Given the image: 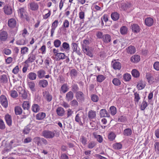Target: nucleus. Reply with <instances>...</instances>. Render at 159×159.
Returning <instances> with one entry per match:
<instances>
[{
  "instance_id": "f257e3e1",
  "label": "nucleus",
  "mask_w": 159,
  "mask_h": 159,
  "mask_svg": "<svg viewBox=\"0 0 159 159\" xmlns=\"http://www.w3.org/2000/svg\"><path fill=\"white\" fill-rule=\"evenodd\" d=\"M42 136L46 139H52L55 136H58L59 134L57 131L55 130L50 131L45 130L43 131L42 133Z\"/></svg>"
},
{
  "instance_id": "f03ea898",
  "label": "nucleus",
  "mask_w": 159,
  "mask_h": 159,
  "mask_svg": "<svg viewBox=\"0 0 159 159\" xmlns=\"http://www.w3.org/2000/svg\"><path fill=\"white\" fill-rule=\"evenodd\" d=\"M75 98L80 102L82 103L84 101L85 95L82 92H77L75 93Z\"/></svg>"
},
{
  "instance_id": "7ed1b4c3",
  "label": "nucleus",
  "mask_w": 159,
  "mask_h": 159,
  "mask_svg": "<svg viewBox=\"0 0 159 159\" xmlns=\"http://www.w3.org/2000/svg\"><path fill=\"white\" fill-rule=\"evenodd\" d=\"M18 14L21 18H24L26 17L27 20H28L27 17V12L26 8L21 7L19 8L18 10Z\"/></svg>"
},
{
  "instance_id": "20e7f679",
  "label": "nucleus",
  "mask_w": 159,
  "mask_h": 159,
  "mask_svg": "<svg viewBox=\"0 0 159 159\" xmlns=\"http://www.w3.org/2000/svg\"><path fill=\"white\" fill-rule=\"evenodd\" d=\"M0 103L5 108H7L8 106V101L6 97L2 95L0 97Z\"/></svg>"
},
{
  "instance_id": "39448f33",
  "label": "nucleus",
  "mask_w": 159,
  "mask_h": 159,
  "mask_svg": "<svg viewBox=\"0 0 159 159\" xmlns=\"http://www.w3.org/2000/svg\"><path fill=\"white\" fill-rule=\"evenodd\" d=\"M58 20H56L52 24L51 31V37H52L53 36L55 30L58 26Z\"/></svg>"
},
{
  "instance_id": "423d86ee",
  "label": "nucleus",
  "mask_w": 159,
  "mask_h": 159,
  "mask_svg": "<svg viewBox=\"0 0 159 159\" xmlns=\"http://www.w3.org/2000/svg\"><path fill=\"white\" fill-rule=\"evenodd\" d=\"M111 40V35L108 34H104V36L102 39L103 43H110Z\"/></svg>"
},
{
  "instance_id": "0eeeda50",
  "label": "nucleus",
  "mask_w": 159,
  "mask_h": 159,
  "mask_svg": "<svg viewBox=\"0 0 159 159\" xmlns=\"http://www.w3.org/2000/svg\"><path fill=\"white\" fill-rule=\"evenodd\" d=\"M153 19L150 17L147 18L145 20V23L146 25L148 26H151L153 23Z\"/></svg>"
},
{
  "instance_id": "6e6552de",
  "label": "nucleus",
  "mask_w": 159,
  "mask_h": 159,
  "mask_svg": "<svg viewBox=\"0 0 159 159\" xmlns=\"http://www.w3.org/2000/svg\"><path fill=\"white\" fill-rule=\"evenodd\" d=\"M131 28L132 31L135 33H138L140 30L139 26L138 25L136 24L132 25L131 26Z\"/></svg>"
},
{
  "instance_id": "1a4fd4ad",
  "label": "nucleus",
  "mask_w": 159,
  "mask_h": 159,
  "mask_svg": "<svg viewBox=\"0 0 159 159\" xmlns=\"http://www.w3.org/2000/svg\"><path fill=\"white\" fill-rule=\"evenodd\" d=\"M112 67L115 70H120L121 68V64L119 62L114 61H112Z\"/></svg>"
},
{
  "instance_id": "9d476101",
  "label": "nucleus",
  "mask_w": 159,
  "mask_h": 159,
  "mask_svg": "<svg viewBox=\"0 0 159 159\" xmlns=\"http://www.w3.org/2000/svg\"><path fill=\"white\" fill-rule=\"evenodd\" d=\"M5 119L7 124L9 126L12 125V120L11 117L9 114H7L5 116Z\"/></svg>"
},
{
  "instance_id": "9b49d317",
  "label": "nucleus",
  "mask_w": 159,
  "mask_h": 159,
  "mask_svg": "<svg viewBox=\"0 0 159 159\" xmlns=\"http://www.w3.org/2000/svg\"><path fill=\"white\" fill-rule=\"evenodd\" d=\"M8 34L5 31H2L0 33V39L2 41H5L7 39Z\"/></svg>"
},
{
  "instance_id": "f8f14e48",
  "label": "nucleus",
  "mask_w": 159,
  "mask_h": 159,
  "mask_svg": "<svg viewBox=\"0 0 159 159\" xmlns=\"http://www.w3.org/2000/svg\"><path fill=\"white\" fill-rule=\"evenodd\" d=\"M127 52L129 54H133L136 52L135 48L133 46L130 45L126 48Z\"/></svg>"
},
{
  "instance_id": "ddd939ff",
  "label": "nucleus",
  "mask_w": 159,
  "mask_h": 159,
  "mask_svg": "<svg viewBox=\"0 0 159 159\" xmlns=\"http://www.w3.org/2000/svg\"><path fill=\"white\" fill-rule=\"evenodd\" d=\"M74 98V94L72 92L70 91L66 94V100L69 102L73 99Z\"/></svg>"
},
{
  "instance_id": "4468645a",
  "label": "nucleus",
  "mask_w": 159,
  "mask_h": 159,
  "mask_svg": "<svg viewBox=\"0 0 159 159\" xmlns=\"http://www.w3.org/2000/svg\"><path fill=\"white\" fill-rule=\"evenodd\" d=\"M34 50H33L29 54L28 56V61H29L30 62H34L36 58V54H33Z\"/></svg>"
},
{
  "instance_id": "2eb2a0df",
  "label": "nucleus",
  "mask_w": 159,
  "mask_h": 159,
  "mask_svg": "<svg viewBox=\"0 0 159 159\" xmlns=\"http://www.w3.org/2000/svg\"><path fill=\"white\" fill-rule=\"evenodd\" d=\"M29 7L33 11H35L39 8L38 4L35 2H32L30 3Z\"/></svg>"
},
{
  "instance_id": "dca6fc26",
  "label": "nucleus",
  "mask_w": 159,
  "mask_h": 159,
  "mask_svg": "<svg viewBox=\"0 0 159 159\" xmlns=\"http://www.w3.org/2000/svg\"><path fill=\"white\" fill-rule=\"evenodd\" d=\"M38 77L39 79H42L45 76L46 72L43 69L39 70L37 72Z\"/></svg>"
},
{
  "instance_id": "f3484780",
  "label": "nucleus",
  "mask_w": 159,
  "mask_h": 159,
  "mask_svg": "<svg viewBox=\"0 0 159 159\" xmlns=\"http://www.w3.org/2000/svg\"><path fill=\"white\" fill-rule=\"evenodd\" d=\"M46 116V114L44 112H41L38 113L36 115V119L37 120H43Z\"/></svg>"
},
{
  "instance_id": "a211bd4d",
  "label": "nucleus",
  "mask_w": 159,
  "mask_h": 159,
  "mask_svg": "<svg viewBox=\"0 0 159 159\" xmlns=\"http://www.w3.org/2000/svg\"><path fill=\"white\" fill-rule=\"evenodd\" d=\"M39 84L40 87L44 88L48 86V83L46 80H42L39 81Z\"/></svg>"
},
{
  "instance_id": "6ab92c4d",
  "label": "nucleus",
  "mask_w": 159,
  "mask_h": 159,
  "mask_svg": "<svg viewBox=\"0 0 159 159\" xmlns=\"http://www.w3.org/2000/svg\"><path fill=\"white\" fill-rule=\"evenodd\" d=\"M69 89V88L66 84H63L60 89V93H65Z\"/></svg>"
},
{
  "instance_id": "aec40b11",
  "label": "nucleus",
  "mask_w": 159,
  "mask_h": 159,
  "mask_svg": "<svg viewBox=\"0 0 159 159\" xmlns=\"http://www.w3.org/2000/svg\"><path fill=\"white\" fill-rule=\"evenodd\" d=\"M41 139L42 138L36 137L34 138L33 141L38 146L41 147L42 146Z\"/></svg>"
},
{
  "instance_id": "412c9836",
  "label": "nucleus",
  "mask_w": 159,
  "mask_h": 159,
  "mask_svg": "<svg viewBox=\"0 0 159 159\" xmlns=\"http://www.w3.org/2000/svg\"><path fill=\"white\" fill-rule=\"evenodd\" d=\"M62 47H60V50L62 51L63 49L66 51H69L70 47L69 44L66 42H64L62 44Z\"/></svg>"
},
{
  "instance_id": "4be33fe9",
  "label": "nucleus",
  "mask_w": 159,
  "mask_h": 159,
  "mask_svg": "<svg viewBox=\"0 0 159 159\" xmlns=\"http://www.w3.org/2000/svg\"><path fill=\"white\" fill-rule=\"evenodd\" d=\"M56 112L58 115L60 116H62L65 113L64 109L61 107H58L57 109Z\"/></svg>"
},
{
  "instance_id": "5701e85b",
  "label": "nucleus",
  "mask_w": 159,
  "mask_h": 159,
  "mask_svg": "<svg viewBox=\"0 0 159 159\" xmlns=\"http://www.w3.org/2000/svg\"><path fill=\"white\" fill-rule=\"evenodd\" d=\"M4 11L5 14L7 15H10L12 13V9L10 6H6L4 8Z\"/></svg>"
},
{
  "instance_id": "b1692460",
  "label": "nucleus",
  "mask_w": 159,
  "mask_h": 159,
  "mask_svg": "<svg viewBox=\"0 0 159 159\" xmlns=\"http://www.w3.org/2000/svg\"><path fill=\"white\" fill-rule=\"evenodd\" d=\"M16 20L13 18L9 19L8 21V25L11 28H14L16 25Z\"/></svg>"
},
{
  "instance_id": "393cba45",
  "label": "nucleus",
  "mask_w": 159,
  "mask_h": 159,
  "mask_svg": "<svg viewBox=\"0 0 159 159\" xmlns=\"http://www.w3.org/2000/svg\"><path fill=\"white\" fill-rule=\"evenodd\" d=\"M140 60V57L137 55H135L132 56L130 58L131 61L134 63L138 62Z\"/></svg>"
},
{
  "instance_id": "a878e982",
  "label": "nucleus",
  "mask_w": 159,
  "mask_h": 159,
  "mask_svg": "<svg viewBox=\"0 0 159 159\" xmlns=\"http://www.w3.org/2000/svg\"><path fill=\"white\" fill-rule=\"evenodd\" d=\"M96 116V111L91 110L90 111L88 114V116L89 119H93Z\"/></svg>"
},
{
  "instance_id": "bb28decb",
  "label": "nucleus",
  "mask_w": 159,
  "mask_h": 159,
  "mask_svg": "<svg viewBox=\"0 0 159 159\" xmlns=\"http://www.w3.org/2000/svg\"><path fill=\"white\" fill-rule=\"evenodd\" d=\"M89 42L88 40H84L82 42V49L83 50L86 48H89Z\"/></svg>"
},
{
  "instance_id": "cd10ccee",
  "label": "nucleus",
  "mask_w": 159,
  "mask_h": 159,
  "mask_svg": "<svg viewBox=\"0 0 159 159\" xmlns=\"http://www.w3.org/2000/svg\"><path fill=\"white\" fill-rule=\"evenodd\" d=\"M27 77L30 80H33L36 79L37 75L34 72H30L29 73Z\"/></svg>"
},
{
  "instance_id": "c85d7f7f",
  "label": "nucleus",
  "mask_w": 159,
  "mask_h": 159,
  "mask_svg": "<svg viewBox=\"0 0 159 159\" xmlns=\"http://www.w3.org/2000/svg\"><path fill=\"white\" fill-rule=\"evenodd\" d=\"M111 16L113 20L116 21L119 18L120 15L117 12H115L111 13Z\"/></svg>"
},
{
  "instance_id": "c756f323",
  "label": "nucleus",
  "mask_w": 159,
  "mask_h": 159,
  "mask_svg": "<svg viewBox=\"0 0 159 159\" xmlns=\"http://www.w3.org/2000/svg\"><path fill=\"white\" fill-rule=\"evenodd\" d=\"M45 98L46 99L47 101L48 102H50L52 99V95L50 94L48 92H45L43 95Z\"/></svg>"
},
{
  "instance_id": "7c9ffc66",
  "label": "nucleus",
  "mask_w": 159,
  "mask_h": 159,
  "mask_svg": "<svg viewBox=\"0 0 159 159\" xmlns=\"http://www.w3.org/2000/svg\"><path fill=\"white\" fill-rule=\"evenodd\" d=\"M15 111L16 115H20L22 112V110L21 108L19 106L16 107H15Z\"/></svg>"
},
{
  "instance_id": "2f4dec72",
  "label": "nucleus",
  "mask_w": 159,
  "mask_h": 159,
  "mask_svg": "<svg viewBox=\"0 0 159 159\" xmlns=\"http://www.w3.org/2000/svg\"><path fill=\"white\" fill-rule=\"evenodd\" d=\"M28 85L32 91H35V84L34 81L28 82Z\"/></svg>"
},
{
  "instance_id": "473e14b6",
  "label": "nucleus",
  "mask_w": 159,
  "mask_h": 159,
  "mask_svg": "<svg viewBox=\"0 0 159 159\" xmlns=\"http://www.w3.org/2000/svg\"><path fill=\"white\" fill-rule=\"evenodd\" d=\"M77 74V71L75 69L71 70L70 72V75L71 78H75Z\"/></svg>"
},
{
  "instance_id": "72a5a7b5",
  "label": "nucleus",
  "mask_w": 159,
  "mask_h": 159,
  "mask_svg": "<svg viewBox=\"0 0 159 159\" xmlns=\"http://www.w3.org/2000/svg\"><path fill=\"white\" fill-rule=\"evenodd\" d=\"M31 109L34 112L37 113L39 111L40 107L37 104H34L32 107Z\"/></svg>"
},
{
  "instance_id": "f704fd0d",
  "label": "nucleus",
  "mask_w": 159,
  "mask_h": 159,
  "mask_svg": "<svg viewBox=\"0 0 159 159\" xmlns=\"http://www.w3.org/2000/svg\"><path fill=\"white\" fill-rule=\"evenodd\" d=\"M30 107V104L28 101H24L22 104V107L24 110L28 111Z\"/></svg>"
},
{
  "instance_id": "c9c22d12",
  "label": "nucleus",
  "mask_w": 159,
  "mask_h": 159,
  "mask_svg": "<svg viewBox=\"0 0 159 159\" xmlns=\"http://www.w3.org/2000/svg\"><path fill=\"white\" fill-rule=\"evenodd\" d=\"M132 130L129 128L125 129L123 132L124 135L125 136H129L132 134Z\"/></svg>"
},
{
  "instance_id": "e433bc0d",
  "label": "nucleus",
  "mask_w": 159,
  "mask_h": 159,
  "mask_svg": "<svg viewBox=\"0 0 159 159\" xmlns=\"http://www.w3.org/2000/svg\"><path fill=\"white\" fill-rule=\"evenodd\" d=\"M122 145L120 143H117L114 144L113 147L114 149L119 150L122 148Z\"/></svg>"
},
{
  "instance_id": "4c0bfd02",
  "label": "nucleus",
  "mask_w": 159,
  "mask_h": 159,
  "mask_svg": "<svg viewBox=\"0 0 159 159\" xmlns=\"http://www.w3.org/2000/svg\"><path fill=\"white\" fill-rule=\"evenodd\" d=\"M110 111L111 115H115L117 112V109L114 106H111L110 107Z\"/></svg>"
},
{
  "instance_id": "58836bf2",
  "label": "nucleus",
  "mask_w": 159,
  "mask_h": 159,
  "mask_svg": "<svg viewBox=\"0 0 159 159\" xmlns=\"http://www.w3.org/2000/svg\"><path fill=\"white\" fill-rule=\"evenodd\" d=\"M128 29L125 26H122L120 29V32L122 35L126 34L127 33Z\"/></svg>"
},
{
  "instance_id": "ea45409f",
  "label": "nucleus",
  "mask_w": 159,
  "mask_h": 159,
  "mask_svg": "<svg viewBox=\"0 0 159 159\" xmlns=\"http://www.w3.org/2000/svg\"><path fill=\"white\" fill-rule=\"evenodd\" d=\"M105 79L106 77L104 76L100 75L97 76V80L98 82L101 83Z\"/></svg>"
},
{
  "instance_id": "a19ab883",
  "label": "nucleus",
  "mask_w": 159,
  "mask_h": 159,
  "mask_svg": "<svg viewBox=\"0 0 159 159\" xmlns=\"http://www.w3.org/2000/svg\"><path fill=\"white\" fill-rule=\"evenodd\" d=\"M54 46L57 48H58L60 47L61 44V41L58 39L55 40L53 42Z\"/></svg>"
},
{
  "instance_id": "79ce46f5",
  "label": "nucleus",
  "mask_w": 159,
  "mask_h": 159,
  "mask_svg": "<svg viewBox=\"0 0 159 159\" xmlns=\"http://www.w3.org/2000/svg\"><path fill=\"white\" fill-rule=\"evenodd\" d=\"M107 112L105 109L101 110L100 111V115L101 117H105L107 116Z\"/></svg>"
},
{
  "instance_id": "37998d69",
  "label": "nucleus",
  "mask_w": 159,
  "mask_h": 159,
  "mask_svg": "<svg viewBox=\"0 0 159 159\" xmlns=\"http://www.w3.org/2000/svg\"><path fill=\"white\" fill-rule=\"evenodd\" d=\"M19 94L23 99H26L27 98V93L24 90H21V91L19 92Z\"/></svg>"
},
{
  "instance_id": "c03bdc74",
  "label": "nucleus",
  "mask_w": 159,
  "mask_h": 159,
  "mask_svg": "<svg viewBox=\"0 0 159 159\" xmlns=\"http://www.w3.org/2000/svg\"><path fill=\"white\" fill-rule=\"evenodd\" d=\"M134 101L135 103H138L139 102V100L140 99L139 96V93L137 92L135 93L134 94Z\"/></svg>"
},
{
  "instance_id": "a18cd8bd",
  "label": "nucleus",
  "mask_w": 159,
  "mask_h": 159,
  "mask_svg": "<svg viewBox=\"0 0 159 159\" xmlns=\"http://www.w3.org/2000/svg\"><path fill=\"white\" fill-rule=\"evenodd\" d=\"M70 105L74 108H76L78 107L79 103L77 100L74 99L70 102Z\"/></svg>"
},
{
  "instance_id": "49530a36",
  "label": "nucleus",
  "mask_w": 159,
  "mask_h": 159,
  "mask_svg": "<svg viewBox=\"0 0 159 159\" xmlns=\"http://www.w3.org/2000/svg\"><path fill=\"white\" fill-rule=\"evenodd\" d=\"M79 87L77 84H74L72 85L71 90L73 92L76 93L77 92L79 91Z\"/></svg>"
},
{
  "instance_id": "de8ad7c7",
  "label": "nucleus",
  "mask_w": 159,
  "mask_h": 159,
  "mask_svg": "<svg viewBox=\"0 0 159 159\" xmlns=\"http://www.w3.org/2000/svg\"><path fill=\"white\" fill-rule=\"evenodd\" d=\"M145 84L144 83L141 81L138 84L137 88L139 90H141L145 87Z\"/></svg>"
},
{
  "instance_id": "09e8293b",
  "label": "nucleus",
  "mask_w": 159,
  "mask_h": 159,
  "mask_svg": "<svg viewBox=\"0 0 159 159\" xmlns=\"http://www.w3.org/2000/svg\"><path fill=\"white\" fill-rule=\"evenodd\" d=\"M126 120V118L123 116H119L118 117V121L119 122L125 123Z\"/></svg>"
},
{
  "instance_id": "8fccbe9b",
  "label": "nucleus",
  "mask_w": 159,
  "mask_h": 159,
  "mask_svg": "<svg viewBox=\"0 0 159 159\" xmlns=\"http://www.w3.org/2000/svg\"><path fill=\"white\" fill-rule=\"evenodd\" d=\"M132 74L133 76L137 78L139 76V72L136 69H134L132 71Z\"/></svg>"
},
{
  "instance_id": "3c124183",
  "label": "nucleus",
  "mask_w": 159,
  "mask_h": 159,
  "mask_svg": "<svg viewBox=\"0 0 159 159\" xmlns=\"http://www.w3.org/2000/svg\"><path fill=\"white\" fill-rule=\"evenodd\" d=\"M146 78L149 83L152 84L153 82L152 80V77L151 76L150 74L147 73L146 75Z\"/></svg>"
},
{
  "instance_id": "603ef678",
  "label": "nucleus",
  "mask_w": 159,
  "mask_h": 159,
  "mask_svg": "<svg viewBox=\"0 0 159 159\" xmlns=\"http://www.w3.org/2000/svg\"><path fill=\"white\" fill-rule=\"evenodd\" d=\"M55 56L58 57L59 59L63 60L64 59V57H65L66 55L64 53L60 52L58 53V54H55Z\"/></svg>"
},
{
  "instance_id": "864d4df0",
  "label": "nucleus",
  "mask_w": 159,
  "mask_h": 159,
  "mask_svg": "<svg viewBox=\"0 0 159 159\" xmlns=\"http://www.w3.org/2000/svg\"><path fill=\"white\" fill-rule=\"evenodd\" d=\"M123 78L125 81H128L131 79V75L129 74L126 73L124 75Z\"/></svg>"
},
{
  "instance_id": "5fc2aeb1",
  "label": "nucleus",
  "mask_w": 159,
  "mask_h": 159,
  "mask_svg": "<svg viewBox=\"0 0 159 159\" xmlns=\"http://www.w3.org/2000/svg\"><path fill=\"white\" fill-rule=\"evenodd\" d=\"M113 84L116 86H119L120 84V80L117 78H114L112 80Z\"/></svg>"
},
{
  "instance_id": "6e6d98bb",
  "label": "nucleus",
  "mask_w": 159,
  "mask_h": 159,
  "mask_svg": "<svg viewBox=\"0 0 159 159\" xmlns=\"http://www.w3.org/2000/svg\"><path fill=\"white\" fill-rule=\"evenodd\" d=\"M84 53L86 54L87 55L89 56L92 57H93V54L92 52L89 51V48H86L85 49L83 50Z\"/></svg>"
},
{
  "instance_id": "4d7b16f0",
  "label": "nucleus",
  "mask_w": 159,
  "mask_h": 159,
  "mask_svg": "<svg viewBox=\"0 0 159 159\" xmlns=\"http://www.w3.org/2000/svg\"><path fill=\"white\" fill-rule=\"evenodd\" d=\"M116 136L115 134L114 133L111 132L108 135V138L110 141H113L115 139Z\"/></svg>"
},
{
  "instance_id": "13d9d810",
  "label": "nucleus",
  "mask_w": 159,
  "mask_h": 159,
  "mask_svg": "<svg viewBox=\"0 0 159 159\" xmlns=\"http://www.w3.org/2000/svg\"><path fill=\"white\" fill-rule=\"evenodd\" d=\"M11 96L13 98H16L18 96L17 92L15 90H12L10 92Z\"/></svg>"
},
{
  "instance_id": "bf43d9fd",
  "label": "nucleus",
  "mask_w": 159,
  "mask_h": 159,
  "mask_svg": "<svg viewBox=\"0 0 159 159\" xmlns=\"http://www.w3.org/2000/svg\"><path fill=\"white\" fill-rule=\"evenodd\" d=\"M148 106L147 102L144 101L142 102L141 105L140 109L142 111L144 110Z\"/></svg>"
},
{
  "instance_id": "052dcab7",
  "label": "nucleus",
  "mask_w": 159,
  "mask_h": 159,
  "mask_svg": "<svg viewBox=\"0 0 159 159\" xmlns=\"http://www.w3.org/2000/svg\"><path fill=\"white\" fill-rule=\"evenodd\" d=\"M96 36L98 39H101L102 40L104 36V34H103L102 32L98 31L96 34Z\"/></svg>"
},
{
  "instance_id": "680f3d73",
  "label": "nucleus",
  "mask_w": 159,
  "mask_h": 159,
  "mask_svg": "<svg viewBox=\"0 0 159 159\" xmlns=\"http://www.w3.org/2000/svg\"><path fill=\"white\" fill-rule=\"evenodd\" d=\"M154 69L157 71H159V62L156 61L153 65Z\"/></svg>"
},
{
  "instance_id": "e2e57ef3",
  "label": "nucleus",
  "mask_w": 159,
  "mask_h": 159,
  "mask_svg": "<svg viewBox=\"0 0 159 159\" xmlns=\"http://www.w3.org/2000/svg\"><path fill=\"white\" fill-rule=\"evenodd\" d=\"M155 152L157 154H159V142H156L154 144Z\"/></svg>"
},
{
  "instance_id": "0e129e2a",
  "label": "nucleus",
  "mask_w": 159,
  "mask_h": 159,
  "mask_svg": "<svg viewBox=\"0 0 159 159\" xmlns=\"http://www.w3.org/2000/svg\"><path fill=\"white\" fill-rule=\"evenodd\" d=\"M5 128V125L3 120L0 119V129H4Z\"/></svg>"
},
{
  "instance_id": "69168bd1",
  "label": "nucleus",
  "mask_w": 159,
  "mask_h": 159,
  "mask_svg": "<svg viewBox=\"0 0 159 159\" xmlns=\"http://www.w3.org/2000/svg\"><path fill=\"white\" fill-rule=\"evenodd\" d=\"M72 48L74 52H76L78 47L77 44L76 43H71Z\"/></svg>"
},
{
  "instance_id": "338daca9",
  "label": "nucleus",
  "mask_w": 159,
  "mask_h": 159,
  "mask_svg": "<svg viewBox=\"0 0 159 159\" xmlns=\"http://www.w3.org/2000/svg\"><path fill=\"white\" fill-rule=\"evenodd\" d=\"M92 100L94 102H97L98 100V97L96 95H93L91 97Z\"/></svg>"
},
{
  "instance_id": "774afa93",
  "label": "nucleus",
  "mask_w": 159,
  "mask_h": 159,
  "mask_svg": "<svg viewBox=\"0 0 159 159\" xmlns=\"http://www.w3.org/2000/svg\"><path fill=\"white\" fill-rule=\"evenodd\" d=\"M30 128L28 126H26L24 128L23 133L25 134H27L30 132Z\"/></svg>"
}]
</instances>
